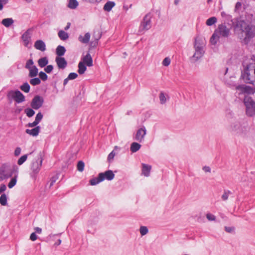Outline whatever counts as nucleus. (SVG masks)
Returning <instances> with one entry per match:
<instances>
[{
	"label": "nucleus",
	"mask_w": 255,
	"mask_h": 255,
	"mask_svg": "<svg viewBox=\"0 0 255 255\" xmlns=\"http://www.w3.org/2000/svg\"><path fill=\"white\" fill-rule=\"evenodd\" d=\"M234 30L241 39H244L246 42L255 36V26L251 22L242 18L237 19L234 25Z\"/></svg>",
	"instance_id": "nucleus-1"
},
{
	"label": "nucleus",
	"mask_w": 255,
	"mask_h": 255,
	"mask_svg": "<svg viewBox=\"0 0 255 255\" xmlns=\"http://www.w3.org/2000/svg\"><path fill=\"white\" fill-rule=\"evenodd\" d=\"M206 43L205 38L203 37L198 35L195 38L193 43L195 52L191 58L193 62H197L204 56L205 52Z\"/></svg>",
	"instance_id": "nucleus-2"
},
{
	"label": "nucleus",
	"mask_w": 255,
	"mask_h": 255,
	"mask_svg": "<svg viewBox=\"0 0 255 255\" xmlns=\"http://www.w3.org/2000/svg\"><path fill=\"white\" fill-rule=\"evenodd\" d=\"M229 129L235 134L245 137L249 134L250 127L247 122L236 121L230 125Z\"/></svg>",
	"instance_id": "nucleus-3"
},
{
	"label": "nucleus",
	"mask_w": 255,
	"mask_h": 255,
	"mask_svg": "<svg viewBox=\"0 0 255 255\" xmlns=\"http://www.w3.org/2000/svg\"><path fill=\"white\" fill-rule=\"evenodd\" d=\"M230 29L227 27L225 24H221L219 25L218 28L215 30L210 38L211 43L213 45L216 44L220 37H228L230 35Z\"/></svg>",
	"instance_id": "nucleus-4"
},
{
	"label": "nucleus",
	"mask_w": 255,
	"mask_h": 255,
	"mask_svg": "<svg viewBox=\"0 0 255 255\" xmlns=\"http://www.w3.org/2000/svg\"><path fill=\"white\" fill-rule=\"evenodd\" d=\"M43 154L40 152L33 159L30 169L32 171L31 175L32 177H35L36 175L39 172L42 163Z\"/></svg>",
	"instance_id": "nucleus-5"
},
{
	"label": "nucleus",
	"mask_w": 255,
	"mask_h": 255,
	"mask_svg": "<svg viewBox=\"0 0 255 255\" xmlns=\"http://www.w3.org/2000/svg\"><path fill=\"white\" fill-rule=\"evenodd\" d=\"M244 104L246 108V114L249 117L255 115V102L252 97L246 96L244 98Z\"/></svg>",
	"instance_id": "nucleus-6"
},
{
	"label": "nucleus",
	"mask_w": 255,
	"mask_h": 255,
	"mask_svg": "<svg viewBox=\"0 0 255 255\" xmlns=\"http://www.w3.org/2000/svg\"><path fill=\"white\" fill-rule=\"evenodd\" d=\"M7 98L9 101L14 100L16 103H20L25 101V97L18 90H10L7 94Z\"/></svg>",
	"instance_id": "nucleus-7"
},
{
	"label": "nucleus",
	"mask_w": 255,
	"mask_h": 255,
	"mask_svg": "<svg viewBox=\"0 0 255 255\" xmlns=\"http://www.w3.org/2000/svg\"><path fill=\"white\" fill-rule=\"evenodd\" d=\"M13 169L9 166L3 165L0 168V181L6 180L12 176Z\"/></svg>",
	"instance_id": "nucleus-8"
},
{
	"label": "nucleus",
	"mask_w": 255,
	"mask_h": 255,
	"mask_svg": "<svg viewBox=\"0 0 255 255\" xmlns=\"http://www.w3.org/2000/svg\"><path fill=\"white\" fill-rule=\"evenodd\" d=\"M151 18L150 14L145 15L139 27L138 32L139 33H143L151 27Z\"/></svg>",
	"instance_id": "nucleus-9"
},
{
	"label": "nucleus",
	"mask_w": 255,
	"mask_h": 255,
	"mask_svg": "<svg viewBox=\"0 0 255 255\" xmlns=\"http://www.w3.org/2000/svg\"><path fill=\"white\" fill-rule=\"evenodd\" d=\"M43 102V98L39 95H36L32 99L30 106L33 109L38 110L42 106Z\"/></svg>",
	"instance_id": "nucleus-10"
},
{
	"label": "nucleus",
	"mask_w": 255,
	"mask_h": 255,
	"mask_svg": "<svg viewBox=\"0 0 255 255\" xmlns=\"http://www.w3.org/2000/svg\"><path fill=\"white\" fill-rule=\"evenodd\" d=\"M32 34V29H28L21 36L23 45L28 47L30 44L31 37Z\"/></svg>",
	"instance_id": "nucleus-11"
},
{
	"label": "nucleus",
	"mask_w": 255,
	"mask_h": 255,
	"mask_svg": "<svg viewBox=\"0 0 255 255\" xmlns=\"http://www.w3.org/2000/svg\"><path fill=\"white\" fill-rule=\"evenodd\" d=\"M101 180L104 181L106 179L108 180H112L115 177V174L112 170H107L104 172H101L99 174Z\"/></svg>",
	"instance_id": "nucleus-12"
},
{
	"label": "nucleus",
	"mask_w": 255,
	"mask_h": 255,
	"mask_svg": "<svg viewBox=\"0 0 255 255\" xmlns=\"http://www.w3.org/2000/svg\"><path fill=\"white\" fill-rule=\"evenodd\" d=\"M146 133V130L145 127H142L137 130L135 135L134 139L139 141L142 142Z\"/></svg>",
	"instance_id": "nucleus-13"
},
{
	"label": "nucleus",
	"mask_w": 255,
	"mask_h": 255,
	"mask_svg": "<svg viewBox=\"0 0 255 255\" xmlns=\"http://www.w3.org/2000/svg\"><path fill=\"white\" fill-rule=\"evenodd\" d=\"M55 62L59 69H64L67 65V62L63 57H56Z\"/></svg>",
	"instance_id": "nucleus-14"
},
{
	"label": "nucleus",
	"mask_w": 255,
	"mask_h": 255,
	"mask_svg": "<svg viewBox=\"0 0 255 255\" xmlns=\"http://www.w3.org/2000/svg\"><path fill=\"white\" fill-rule=\"evenodd\" d=\"M34 46L36 49L41 51H44L46 50V45L42 40H36Z\"/></svg>",
	"instance_id": "nucleus-15"
},
{
	"label": "nucleus",
	"mask_w": 255,
	"mask_h": 255,
	"mask_svg": "<svg viewBox=\"0 0 255 255\" xmlns=\"http://www.w3.org/2000/svg\"><path fill=\"white\" fill-rule=\"evenodd\" d=\"M151 166L150 165L142 163V174L146 177L150 175Z\"/></svg>",
	"instance_id": "nucleus-16"
},
{
	"label": "nucleus",
	"mask_w": 255,
	"mask_h": 255,
	"mask_svg": "<svg viewBox=\"0 0 255 255\" xmlns=\"http://www.w3.org/2000/svg\"><path fill=\"white\" fill-rule=\"evenodd\" d=\"M102 33L99 30H98L94 31L93 36L95 40L94 41L91 42V45H93V46H95L97 44L98 41L99 40V39H100Z\"/></svg>",
	"instance_id": "nucleus-17"
},
{
	"label": "nucleus",
	"mask_w": 255,
	"mask_h": 255,
	"mask_svg": "<svg viewBox=\"0 0 255 255\" xmlns=\"http://www.w3.org/2000/svg\"><path fill=\"white\" fill-rule=\"evenodd\" d=\"M82 62L87 66L91 67L93 66V60L89 53L87 54V55L83 57Z\"/></svg>",
	"instance_id": "nucleus-18"
},
{
	"label": "nucleus",
	"mask_w": 255,
	"mask_h": 255,
	"mask_svg": "<svg viewBox=\"0 0 255 255\" xmlns=\"http://www.w3.org/2000/svg\"><path fill=\"white\" fill-rule=\"evenodd\" d=\"M40 127L37 126L32 129H26L25 132L26 133L30 135L35 136L38 135L40 131Z\"/></svg>",
	"instance_id": "nucleus-19"
},
{
	"label": "nucleus",
	"mask_w": 255,
	"mask_h": 255,
	"mask_svg": "<svg viewBox=\"0 0 255 255\" xmlns=\"http://www.w3.org/2000/svg\"><path fill=\"white\" fill-rule=\"evenodd\" d=\"M90 37V33L87 32L84 36L80 35L78 37V40L82 43L86 44L89 42Z\"/></svg>",
	"instance_id": "nucleus-20"
},
{
	"label": "nucleus",
	"mask_w": 255,
	"mask_h": 255,
	"mask_svg": "<svg viewBox=\"0 0 255 255\" xmlns=\"http://www.w3.org/2000/svg\"><path fill=\"white\" fill-rule=\"evenodd\" d=\"M28 76L30 78L35 77L38 74V69L36 66L32 67L31 68H30V69H28Z\"/></svg>",
	"instance_id": "nucleus-21"
},
{
	"label": "nucleus",
	"mask_w": 255,
	"mask_h": 255,
	"mask_svg": "<svg viewBox=\"0 0 255 255\" xmlns=\"http://www.w3.org/2000/svg\"><path fill=\"white\" fill-rule=\"evenodd\" d=\"M38 66L41 68L44 67L48 63V59L46 57H43L38 59L37 61Z\"/></svg>",
	"instance_id": "nucleus-22"
},
{
	"label": "nucleus",
	"mask_w": 255,
	"mask_h": 255,
	"mask_svg": "<svg viewBox=\"0 0 255 255\" xmlns=\"http://www.w3.org/2000/svg\"><path fill=\"white\" fill-rule=\"evenodd\" d=\"M14 22L13 20L11 18H6L3 19L1 21V24L6 27H8L11 25Z\"/></svg>",
	"instance_id": "nucleus-23"
},
{
	"label": "nucleus",
	"mask_w": 255,
	"mask_h": 255,
	"mask_svg": "<svg viewBox=\"0 0 255 255\" xmlns=\"http://www.w3.org/2000/svg\"><path fill=\"white\" fill-rule=\"evenodd\" d=\"M65 51L66 49L64 47L59 45L56 48V54L58 56V57H61L65 54Z\"/></svg>",
	"instance_id": "nucleus-24"
},
{
	"label": "nucleus",
	"mask_w": 255,
	"mask_h": 255,
	"mask_svg": "<svg viewBox=\"0 0 255 255\" xmlns=\"http://www.w3.org/2000/svg\"><path fill=\"white\" fill-rule=\"evenodd\" d=\"M58 35L59 38L62 40H66L69 38L68 34L62 30L58 32Z\"/></svg>",
	"instance_id": "nucleus-25"
},
{
	"label": "nucleus",
	"mask_w": 255,
	"mask_h": 255,
	"mask_svg": "<svg viewBox=\"0 0 255 255\" xmlns=\"http://www.w3.org/2000/svg\"><path fill=\"white\" fill-rule=\"evenodd\" d=\"M141 147V145L137 142H132L130 145V150L132 152L137 151Z\"/></svg>",
	"instance_id": "nucleus-26"
},
{
	"label": "nucleus",
	"mask_w": 255,
	"mask_h": 255,
	"mask_svg": "<svg viewBox=\"0 0 255 255\" xmlns=\"http://www.w3.org/2000/svg\"><path fill=\"white\" fill-rule=\"evenodd\" d=\"M87 68L83 62H80L78 64V72L79 74L82 75L86 71Z\"/></svg>",
	"instance_id": "nucleus-27"
},
{
	"label": "nucleus",
	"mask_w": 255,
	"mask_h": 255,
	"mask_svg": "<svg viewBox=\"0 0 255 255\" xmlns=\"http://www.w3.org/2000/svg\"><path fill=\"white\" fill-rule=\"evenodd\" d=\"M115 3L113 1H108L104 6V9L107 11H110L112 8L115 6Z\"/></svg>",
	"instance_id": "nucleus-28"
},
{
	"label": "nucleus",
	"mask_w": 255,
	"mask_h": 255,
	"mask_svg": "<svg viewBox=\"0 0 255 255\" xmlns=\"http://www.w3.org/2000/svg\"><path fill=\"white\" fill-rule=\"evenodd\" d=\"M78 5V2L76 0H69L67 6L70 9H75Z\"/></svg>",
	"instance_id": "nucleus-29"
},
{
	"label": "nucleus",
	"mask_w": 255,
	"mask_h": 255,
	"mask_svg": "<svg viewBox=\"0 0 255 255\" xmlns=\"http://www.w3.org/2000/svg\"><path fill=\"white\" fill-rule=\"evenodd\" d=\"M20 89L25 93H28L30 90V86L27 82H25L20 86Z\"/></svg>",
	"instance_id": "nucleus-30"
},
{
	"label": "nucleus",
	"mask_w": 255,
	"mask_h": 255,
	"mask_svg": "<svg viewBox=\"0 0 255 255\" xmlns=\"http://www.w3.org/2000/svg\"><path fill=\"white\" fill-rule=\"evenodd\" d=\"M166 97H168V96L167 95L166 96L164 94V93L161 92L160 93L159 98V100H160V103L161 104L163 105L166 103V101H167Z\"/></svg>",
	"instance_id": "nucleus-31"
},
{
	"label": "nucleus",
	"mask_w": 255,
	"mask_h": 255,
	"mask_svg": "<svg viewBox=\"0 0 255 255\" xmlns=\"http://www.w3.org/2000/svg\"><path fill=\"white\" fill-rule=\"evenodd\" d=\"M33 78L29 81L30 84L33 86H36L40 84L41 80L39 78H36L35 77Z\"/></svg>",
	"instance_id": "nucleus-32"
},
{
	"label": "nucleus",
	"mask_w": 255,
	"mask_h": 255,
	"mask_svg": "<svg viewBox=\"0 0 255 255\" xmlns=\"http://www.w3.org/2000/svg\"><path fill=\"white\" fill-rule=\"evenodd\" d=\"M217 21V18L216 17H211L208 19L206 22V24L208 26H211L215 24Z\"/></svg>",
	"instance_id": "nucleus-33"
},
{
	"label": "nucleus",
	"mask_w": 255,
	"mask_h": 255,
	"mask_svg": "<svg viewBox=\"0 0 255 255\" xmlns=\"http://www.w3.org/2000/svg\"><path fill=\"white\" fill-rule=\"evenodd\" d=\"M7 198L5 194H2L0 197V204L2 206H5L7 204Z\"/></svg>",
	"instance_id": "nucleus-34"
},
{
	"label": "nucleus",
	"mask_w": 255,
	"mask_h": 255,
	"mask_svg": "<svg viewBox=\"0 0 255 255\" xmlns=\"http://www.w3.org/2000/svg\"><path fill=\"white\" fill-rule=\"evenodd\" d=\"M103 181L101 180V178H100V176L98 174V176L97 178H93L90 180V182L91 185H95L100 182Z\"/></svg>",
	"instance_id": "nucleus-35"
},
{
	"label": "nucleus",
	"mask_w": 255,
	"mask_h": 255,
	"mask_svg": "<svg viewBox=\"0 0 255 255\" xmlns=\"http://www.w3.org/2000/svg\"><path fill=\"white\" fill-rule=\"evenodd\" d=\"M24 112L26 114V116L29 118L32 117L35 114V112L34 111V110L32 109L29 108L25 109L24 110Z\"/></svg>",
	"instance_id": "nucleus-36"
},
{
	"label": "nucleus",
	"mask_w": 255,
	"mask_h": 255,
	"mask_svg": "<svg viewBox=\"0 0 255 255\" xmlns=\"http://www.w3.org/2000/svg\"><path fill=\"white\" fill-rule=\"evenodd\" d=\"M139 232L142 236H144L148 232V228L146 226H141L139 228Z\"/></svg>",
	"instance_id": "nucleus-37"
},
{
	"label": "nucleus",
	"mask_w": 255,
	"mask_h": 255,
	"mask_svg": "<svg viewBox=\"0 0 255 255\" xmlns=\"http://www.w3.org/2000/svg\"><path fill=\"white\" fill-rule=\"evenodd\" d=\"M16 176H14V177L12 178L8 183V187L9 188H12L16 183Z\"/></svg>",
	"instance_id": "nucleus-38"
},
{
	"label": "nucleus",
	"mask_w": 255,
	"mask_h": 255,
	"mask_svg": "<svg viewBox=\"0 0 255 255\" xmlns=\"http://www.w3.org/2000/svg\"><path fill=\"white\" fill-rule=\"evenodd\" d=\"M33 64L34 63L32 59H30L27 61L25 66V68L28 70L30 69V68L35 66Z\"/></svg>",
	"instance_id": "nucleus-39"
},
{
	"label": "nucleus",
	"mask_w": 255,
	"mask_h": 255,
	"mask_svg": "<svg viewBox=\"0 0 255 255\" xmlns=\"http://www.w3.org/2000/svg\"><path fill=\"white\" fill-rule=\"evenodd\" d=\"M27 155L25 154L21 157H20L18 161H17V164L19 165L22 164L27 159Z\"/></svg>",
	"instance_id": "nucleus-40"
},
{
	"label": "nucleus",
	"mask_w": 255,
	"mask_h": 255,
	"mask_svg": "<svg viewBox=\"0 0 255 255\" xmlns=\"http://www.w3.org/2000/svg\"><path fill=\"white\" fill-rule=\"evenodd\" d=\"M84 163L82 161H79L77 164L78 170L80 172L83 171L84 170Z\"/></svg>",
	"instance_id": "nucleus-41"
},
{
	"label": "nucleus",
	"mask_w": 255,
	"mask_h": 255,
	"mask_svg": "<svg viewBox=\"0 0 255 255\" xmlns=\"http://www.w3.org/2000/svg\"><path fill=\"white\" fill-rule=\"evenodd\" d=\"M39 78L44 81H46L48 78V76L46 74L42 71L39 72Z\"/></svg>",
	"instance_id": "nucleus-42"
},
{
	"label": "nucleus",
	"mask_w": 255,
	"mask_h": 255,
	"mask_svg": "<svg viewBox=\"0 0 255 255\" xmlns=\"http://www.w3.org/2000/svg\"><path fill=\"white\" fill-rule=\"evenodd\" d=\"M171 62V60L169 57H166L165 58L163 61H162V64L164 66H168L169 65Z\"/></svg>",
	"instance_id": "nucleus-43"
},
{
	"label": "nucleus",
	"mask_w": 255,
	"mask_h": 255,
	"mask_svg": "<svg viewBox=\"0 0 255 255\" xmlns=\"http://www.w3.org/2000/svg\"><path fill=\"white\" fill-rule=\"evenodd\" d=\"M43 118V115L41 113L39 112L36 116L35 121L37 122L38 124L41 121Z\"/></svg>",
	"instance_id": "nucleus-44"
},
{
	"label": "nucleus",
	"mask_w": 255,
	"mask_h": 255,
	"mask_svg": "<svg viewBox=\"0 0 255 255\" xmlns=\"http://www.w3.org/2000/svg\"><path fill=\"white\" fill-rule=\"evenodd\" d=\"M115 155L116 153L114 152V151H112L108 156V161L109 162H111L113 159H114Z\"/></svg>",
	"instance_id": "nucleus-45"
},
{
	"label": "nucleus",
	"mask_w": 255,
	"mask_h": 255,
	"mask_svg": "<svg viewBox=\"0 0 255 255\" xmlns=\"http://www.w3.org/2000/svg\"><path fill=\"white\" fill-rule=\"evenodd\" d=\"M53 69V66L52 65H47L44 68V71L47 73H50L52 71Z\"/></svg>",
	"instance_id": "nucleus-46"
},
{
	"label": "nucleus",
	"mask_w": 255,
	"mask_h": 255,
	"mask_svg": "<svg viewBox=\"0 0 255 255\" xmlns=\"http://www.w3.org/2000/svg\"><path fill=\"white\" fill-rule=\"evenodd\" d=\"M78 77V74L76 73H70L68 78L69 80H73L76 79Z\"/></svg>",
	"instance_id": "nucleus-47"
},
{
	"label": "nucleus",
	"mask_w": 255,
	"mask_h": 255,
	"mask_svg": "<svg viewBox=\"0 0 255 255\" xmlns=\"http://www.w3.org/2000/svg\"><path fill=\"white\" fill-rule=\"evenodd\" d=\"M206 217L209 221H215L216 220V217L210 213H208L206 215Z\"/></svg>",
	"instance_id": "nucleus-48"
},
{
	"label": "nucleus",
	"mask_w": 255,
	"mask_h": 255,
	"mask_svg": "<svg viewBox=\"0 0 255 255\" xmlns=\"http://www.w3.org/2000/svg\"><path fill=\"white\" fill-rule=\"evenodd\" d=\"M58 178V177L57 176H54V177H52L51 179V180H50V185H49V187L50 188L53 185V184L55 182V181H56V180Z\"/></svg>",
	"instance_id": "nucleus-49"
},
{
	"label": "nucleus",
	"mask_w": 255,
	"mask_h": 255,
	"mask_svg": "<svg viewBox=\"0 0 255 255\" xmlns=\"http://www.w3.org/2000/svg\"><path fill=\"white\" fill-rule=\"evenodd\" d=\"M37 239V237L35 233H32L30 236V239L32 241H34Z\"/></svg>",
	"instance_id": "nucleus-50"
},
{
	"label": "nucleus",
	"mask_w": 255,
	"mask_h": 255,
	"mask_svg": "<svg viewBox=\"0 0 255 255\" xmlns=\"http://www.w3.org/2000/svg\"><path fill=\"white\" fill-rule=\"evenodd\" d=\"M21 152V148L20 147H16L14 151V155L16 156H18Z\"/></svg>",
	"instance_id": "nucleus-51"
},
{
	"label": "nucleus",
	"mask_w": 255,
	"mask_h": 255,
	"mask_svg": "<svg viewBox=\"0 0 255 255\" xmlns=\"http://www.w3.org/2000/svg\"><path fill=\"white\" fill-rule=\"evenodd\" d=\"M229 193V192H225L223 194V195L222 196V199L224 201H226L228 199Z\"/></svg>",
	"instance_id": "nucleus-52"
},
{
	"label": "nucleus",
	"mask_w": 255,
	"mask_h": 255,
	"mask_svg": "<svg viewBox=\"0 0 255 255\" xmlns=\"http://www.w3.org/2000/svg\"><path fill=\"white\" fill-rule=\"evenodd\" d=\"M221 16L223 17H225L228 19L231 18V16L230 15L227 14L225 12L223 11L221 12Z\"/></svg>",
	"instance_id": "nucleus-53"
},
{
	"label": "nucleus",
	"mask_w": 255,
	"mask_h": 255,
	"mask_svg": "<svg viewBox=\"0 0 255 255\" xmlns=\"http://www.w3.org/2000/svg\"><path fill=\"white\" fill-rule=\"evenodd\" d=\"M225 230L228 233H232L234 231V228L230 227H225Z\"/></svg>",
	"instance_id": "nucleus-54"
},
{
	"label": "nucleus",
	"mask_w": 255,
	"mask_h": 255,
	"mask_svg": "<svg viewBox=\"0 0 255 255\" xmlns=\"http://www.w3.org/2000/svg\"><path fill=\"white\" fill-rule=\"evenodd\" d=\"M38 124V123L37 122H36L35 121H34L33 123H28L27 124V126L28 127L32 128V127H34L36 126Z\"/></svg>",
	"instance_id": "nucleus-55"
},
{
	"label": "nucleus",
	"mask_w": 255,
	"mask_h": 255,
	"mask_svg": "<svg viewBox=\"0 0 255 255\" xmlns=\"http://www.w3.org/2000/svg\"><path fill=\"white\" fill-rule=\"evenodd\" d=\"M6 189V186L4 184H1L0 186V194L5 191Z\"/></svg>",
	"instance_id": "nucleus-56"
},
{
	"label": "nucleus",
	"mask_w": 255,
	"mask_h": 255,
	"mask_svg": "<svg viewBox=\"0 0 255 255\" xmlns=\"http://www.w3.org/2000/svg\"><path fill=\"white\" fill-rule=\"evenodd\" d=\"M203 170L205 172H211V168L209 166H204L203 167Z\"/></svg>",
	"instance_id": "nucleus-57"
},
{
	"label": "nucleus",
	"mask_w": 255,
	"mask_h": 255,
	"mask_svg": "<svg viewBox=\"0 0 255 255\" xmlns=\"http://www.w3.org/2000/svg\"><path fill=\"white\" fill-rule=\"evenodd\" d=\"M242 4L240 2H237L235 6V10H237L241 7Z\"/></svg>",
	"instance_id": "nucleus-58"
},
{
	"label": "nucleus",
	"mask_w": 255,
	"mask_h": 255,
	"mask_svg": "<svg viewBox=\"0 0 255 255\" xmlns=\"http://www.w3.org/2000/svg\"><path fill=\"white\" fill-rule=\"evenodd\" d=\"M35 232L38 234H40L42 232V229L39 227H36L34 228Z\"/></svg>",
	"instance_id": "nucleus-59"
},
{
	"label": "nucleus",
	"mask_w": 255,
	"mask_h": 255,
	"mask_svg": "<svg viewBox=\"0 0 255 255\" xmlns=\"http://www.w3.org/2000/svg\"><path fill=\"white\" fill-rule=\"evenodd\" d=\"M6 2L5 0H0V10H1L3 8V5L2 4V2Z\"/></svg>",
	"instance_id": "nucleus-60"
},
{
	"label": "nucleus",
	"mask_w": 255,
	"mask_h": 255,
	"mask_svg": "<svg viewBox=\"0 0 255 255\" xmlns=\"http://www.w3.org/2000/svg\"><path fill=\"white\" fill-rule=\"evenodd\" d=\"M70 25H71V23L70 22H68L67 23V26L64 28V29L65 30H67L70 28Z\"/></svg>",
	"instance_id": "nucleus-61"
},
{
	"label": "nucleus",
	"mask_w": 255,
	"mask_h": 255,
	"mask_svg": "<svg viewBox=\"0 0 255 255\" xmlns=\"http://www.w3.org/2000/svg\"><path fill=\"white\" fill-rule=\"evenodd\" d=\"M68 80H69V79H68V77H67V78H66V79H64V82H63V85H64V86H65V85L67 84V82H68Z\"/></svg>",
	"instance_id": "nucleus-62"
},
{
	"label": "nucleus",
	"mask_w": 255,
	"mask_h": 255,
	"mask_svg": "<svg viewBox=\"0 0 255 255\" xmlns=\"http://www.w3.org/2000/svg\"><path fill=\"white\" fill-rule=\"evenodd\" d=\"M61 240H58V242L56 243L55 244L57 245H59L61 244Z\"/></svg>",
	"instance_id": "nucleus-63"
},
{
	"label": "nucleus",
	"mask_w": 255,
	"mask_h": 255,
	"mask_svg": "<svg viewBox=\"0 0 255 255\" xmlns=\"http://www.w3.org/2000/svg\"><path fill=\"white\" fill-rule=\"evenodd\" d=\"M178 2H179V0H175L174 3L175 4H177L178 3Z\"/></svg>",
	"instance_id": "nucleus-64"
}]
</instances>
